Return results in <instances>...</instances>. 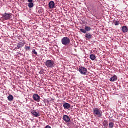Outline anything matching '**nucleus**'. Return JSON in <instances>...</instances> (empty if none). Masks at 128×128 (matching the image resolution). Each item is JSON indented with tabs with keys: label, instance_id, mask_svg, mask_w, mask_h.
Masks as SVG:
<instances>
[{
	"label": "nucleus",
	"instance_id": "nucleus-1",
	"mask_svg": "<svg viewBox=\"0 0 128 128\" xmlns=\"http://www.w3.org/2000/svg\"><path fill=\"white\" fill-rule=\"evenodd\" d=\"M93 114L95 116H98V118H102V111L98 108H95L93 109Z\"/></svg>",
	"mask_w": 128,
	"mask_h": 128
},
{
	"label": "nucleus",
	"instance_id": "nucleus-2",
	"mask_svg": "<svg viewBox=\"0 0 128 128\" xmlns=\"http://www.w3.org/2000/svg\"><path fill=\"white\" fill-rule=\"evenodd\" d=\"M44 64L48 68H54V62L52 60H48Z\"/></svg>",
	"mask_w": 128,
	"mask_h": 128
},
{
	"label": "nucleus",
	"instance_id": "nucleus-3",
	"mask_svg": "<svg viewBox=\"0 0 128 128\" xmlns=\"http://www.w3.org/2000/svg\"><path fill=\"white\" fill-rule=\"evenodd\" d=\"M62 43L63 46H68L70 44V39L68 37H64L62 39Z\"/></svg>",
	"mask_w": 128,
	"mask_h": 128
},
{
	"label": "nucleus",
	"instance_id": "nucleus-4",
	"mask_svg": "<svg viewBox=\"0 0 128 128\" xmlns=\"http://www.w3.org/2000/svg\"><path fill=\"white\" fill-rule=\"evenodd\" d=\"M78 70L81 74H84V76H86V74H88V69H86V68L81 67L79 68Z\"/></svg>",
	"mask_w": 128,
	"mask_h": 128
},
{
	"label": "nucleus",
	"instance_id": "nucleus-5",
	"mask_svg": "<svg viewBox=\"0 0 128 128\" xmlns=\"http://www.w3.org/2000/svg\"><path fill=\"white\" fill-rule=\"evenodd\" d=\"M90 30H92V28L88 26H85V30L80 29V31L83 34H86V32H90Z\"/></svg>",
	"mask_w": 128,
	"mask_h": 128
},
{
	"label": "nucleus",
	"instance_id": "nucleus-6",
	"mask_svg": "<svg viewBox=\"0 0 128 128\" xmlns=\"http://www.w3.org/2000/svg\"><path fill=\"white\" fill-rule=\"evenodd\" d=\"M33 98L34 100L38 102H40V96L38 94H34L33 95Z\"/></svg>",
	"mask_w": 128,
	"mask_h": 128
},
{
	"label": "nucleus",
	"instance_id": "nucleus-7",
	"mask_svg": "<svg viewBox=\"0 0 128 128\" xmlns=\"http://www.w3.org/2000/svg\"><path fill=\"white\" fill-rule=\"evenodd\" d=\"M49 8L51 10L52 8H56V4L54 1H50L48 4Z\"/></svg>",
	"mask_w": 128,
	"mask_h": 128
},
{
	"label": "nucleus",
	"instance_id": "nucleus-8",
	"mask_svg": "<svg viewBox=\"0 0 128 128\" xmlns=\"http://www.w3.org/2000/svg\"><path fill=\"white\" fill-rule=\"evenodd\" d=\"M32 114L35 116V118H38V116H40V112H38L34 110L32 112Z\"/></svg>",
	"mask_w": 128,
	"mask_h": 128
},
{
	"label": "nucleus",
	"instance_id": "nucleus-9",
	"mask_svg": "<svg viewBox=\"0 0 128 128\" xmlns=\"http://www.w3.org/2000/svg\"><path fill=\"white\" fill-rule=\"evenodd\" d=\"M63 120L66 122H70V118L68 115H64L63 116Z\"/></svg>",
	"mask_w": 128,
	"mask_h": 128
},
{
	"label": "nucleus",
	"instance_id": "nucleus-10",
	"mask_svg": "<svg viewBox=\"0 0 128 128\" xmlns=\"http://www.w3.org/2000/svg\"><path fill=\"white\" fill-rule=\"evenodd\" d=\"M64 110H70V105L68 103L64 104Z\"/></svg>",
	"mask_w": 128,
	"mask_h": 128
},
{
	"label": "nucleus",
	"instance_id": "nucleus-11",
	"mask_svg": "<svg viewBox=\"0 0 128 128\" xmlns=\"http://www.w3.org/2000/svg\"><path fill=\"white\" fill-rule=\"evenodd\" d=\"M26 44V42H24L23 43H20L18 44L17 46L19 50L20 48H22L24 46V44Z\"/></svg>",
	"mask_w": 128,
	"mask_h": 128
},
{
	"label": "nucleus",
	"instance_id": "nucleus-12",
	"mask_svg": "<svg viewBox=\"0 0 128 128\" xmlns=\"http://www.w3.org/2000/svg\"><path fill=\"white\" fill-rule=\"evenodd\" d=\"M117 80H118V76H114L110 78V82H116Z\"/></svg>",
	"mask_w": 128,
	"mask_h": 128
},
{
	"label": "nucleus",
	"instance_id": "nucleus-13",
	"mask_svg": "<svg viewBox=\"0 0 128 128\" xmlns=\"http://www.w3.org/2000/svg\"><path fill=\"white\" fill-rule=\"evenodd\" d=\"M85 37L88 40H90V38H92V35L90 34H86L85 35Z\"/></svg>",
	"mask_w": 128,
	"mask_h": 128
},
{
	"label": "nucleus",
	"instance_id": "nucleus-14",
	"mask_svg": "<svg viewBox=\"0 0 128 128\" xmlns=\"http://www.w3.org/2000/svg\"><path fill=\"white\" fill-rule=\"evenodd\" d=\"M122 32H124V33L128 32V27H126V26H123L122 28Z\"/></svg>",
	"mask_w": 128,
	"mask_h": 128
},
{
	"label": "nucleus",
	"instance_id": "nucleus-15",
	"mask_svg": "<svg viewBox=\"0 0 128 128\" xmlns=\"http://www.w3.org/2000/svg\"><path fill=\"white\" fill-rule=\"evenodd\" d=\"M8 100H9V102H12V100H14V96H12V95H10L8 97Z\"/></svg>",
	"mask_w": 128,
	"mask_h": 128
},
{
	"label": "nucleus",
	"instance_id": "nucleus-16",
	"mask_svg": "<svg viewBox=\"0 0 128 128\" xmlns=\"http://www.w3.org/2000/svg\"><path fill=\"white\" fill-rule=\"evenodd\" d=\"M90 58L92 60H95L96 58V55L91 54L90 56Z\"/></svg>",
	"mask_w": 128,
	"mask_h": 128
},
{
	"label": "nucleus",
	"instance_id": "nucleus-17",
	"mask_svg": "<svg viewBox=\"0 0 128 128\" xmlns=\"http://www.w3.org/2000/svg\"><path fill=\"white\" fill-rule=\"evenodd\" d=\"M10 18V16H3L1 18V20H8Z\"/></svg>",
	"mask_w": 128,
	"mask_h": 128
},
{
	"label": "nucleus",
	"instance_id": "nucleus-18",
	"mask_svg": "<svg viewBox=\"0 0 128 128\" xmlns=\"http://www.w3.org/2000/svg\"><path fill=\"white\" fill-rule=\"evenodd\" d=\"M28 6L30 8H32L34 6V3H32V2H29Z\"/></svg>",
	"mask_w": 128,
	"mask_h": 128
},
{
	"label": "nucleus",
	"instance_id": "nucleus-19",
	"mask_svg": "<svg viewBox=\"0 0 128 128\" xmlns=\"http://www.w3.org/2000/svg\"><path fill=\"white\" fill-rule=\"evenodd\" d=\"M115 26H119L120 25V22L117 20H114L113 22Z\"/></svg>",
	"mask_w": 128,
	"mask_h": 128
},
{
	"label": "nucleus",
	"instance_id": "nucleus-20",
	"mask_svg": "<svg viewBox=\"0 0 128 128\" xmlns=\"http://www.w3.org/2000/svg\"><path fill=\"white\" fill-rule=\"evenodd\" d=\"M114 123H112V122H110L109 124V127H110V128H114Z\"/></svg>",
	"mask_w": 128,
	"mask_h": 128
},
{
	"label": "nucleus",
	"instance_id": "nucleus-21",
	"mask_svg": "<svg viewBox=\"0 0 128 128\" xmlns=\"http://www.w3.org/2000/svg\"><path fill=\"white\" fill-rule=\"evenodd\" d=\"M25 50H26V51L30 50V47L26 46H25Z\"/></svg>",
	"mask_w": 128,
	"mask_h": 128
},
{
	"label": "nucleus",
	"instance_id": "nucleus-22",
	"mask_svg": "<svg viewBox=\"0 0 128 128\" xmlns=\"http://www.w3.org/2000/svg\"><path fill=\"white\" fill-rule=\"evenodd\" d=\"M32 52H33L34 54H36V56H38V52L36 51V50H33Z\"/></svg>",
	"mask_w": 128,
	"mask_h": 128
},
{
	"label": "nucleus",
	"instance_id": "nucleus-23",
	"mask_svg": "<svg viewBox=\"0 0 128 128\" xmlns=\"http://www.w3.org/2000/svg\"><path fill=\"white\" fill-rule=\"evenodd\" d=\"M18 54H19V56H22V54L20 53V52H18Z\"/></svg>",
	"mask_w": 128,
	"mask_h": 128
},
{
	"label": "nucleus",
	"instance_id": "nucleus-24",
	"mask_svg": "<svg viewBox=\"0 0 128 128\" xmlns=\"http://www.w3.org/2000/svg\"><path fill=\"white\" fill-rule=\"evenodd\" d=\"M34 0H28V2H32Z\"/></svg>",
	"mask_w": 128,
	"mask_h": 128
},
{
	"label": "nucleus",
	"instance_id": "nucleus-25",
	"mask_svg": "<svg viewBox=\"0 0 128 128\" xmlns=\"http://www.w3.org/2000/svg\"><path fill=\"white\" fill-rule=\"evenodd\" d=\"M46 128H52V127L50 126H46Z\"/></svg>",
	"mask_w": 128,
	"mask_h": 128
},
{
	"label": "nucleus",
	"instance_id": "nucleus-26",
	"mask_svg": "<svg viewBox=\"0 0 128 128\" xmlns=\"http://www.w3.org/2000/svg\"><path fill=\"white\" fill-rule=\"evenodd\" d=\"M5 14H6V16H10V14H6V13Z\"/></svg>",
	"mask_w": 128,
	"mask_h": 128
}]
</instances>
